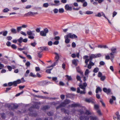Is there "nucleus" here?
Returning <instances> with one entry per match:
<instances>
[{
  "label": "nucleus",
  "instance_id": "nucleus-1",
  "mask_svg": "<svg viewBox=\"0 0 120 120\" xmlns=\"http://www.w3.org/2000/svg\"><path fill=\"white\" fill-rule=\"evenodd\" d=\"M87 86L86 83H84L82 85L80 84L79 85V87L81 89H83V91H80V88L79 87L77 88V92L78 93H80L81 94H85L86 93V87Z\"/></svg>",
  "mask_w": 120,
  "mask_h": 120
},
{
  "label": "nucleus",
  "instance_id": "nucleus-2",
  "mask_svg": "<svg viewBox=\"0 0 120 120\" xmlns=\"http://www.w3.org/2000/svg\"><path fill=\"white\" fill-rule=\"evenodd\" d=\"M34 108H36L37 109H38L39 108V106L37 105H36L35 106L33 105L29 109V110L30 112V113L29 114V115L32 116H34L35 117L37 116V114L36 113L34 114L32 113L33 111V109Z\"/></svg>",
  "mask_w": 120,
  "mask_h": 120
},
{
  "label": "nucleus",
  "instance_id": "nucleus-3",
  "mask_svg": "<svg viewBox=\"0 0 120 120\" xmlns=\"http://www.w3.org/2000/svg\"><path fill=\"white\" fill-rule=\"evenodd\" d=\"M21 82V81L20 79H18L16 81H14L13 82H10L8 83V85L9 86H11L12 85L14 86H17L18 84L20 83Z\"/></svg>",
  "mask_w": 120,
  "mask_h": 120
},
{
  "label": "nucleus",
  "instance_id": "nucleus-4",
  "mask_svg": "<svg viewBox=\"0 0 120 120\" xmlns=\"http://www.w3.org/2000/svg\"><path fill=\"white\" fill-rule=\"evenodd\" d=\"M34 32V31H31L30 30H29L27 31V34L28 35H29L28 37L29 38L33 39L34 38V36H35V34L33 33Z\"/></svg>",
  "mask_w": 120,
  "mask_h": 120
},
{
  "label": "nucleus",
  "instance_id": "nucleus-5",
  "mask_svg": "<svg viewBox=\"0 0 120 120\" xmlns=\"http://www.w3.org/2000/svg\"><path fill=\"white\" fill-rule=\"evenodd\" d=\"M101 55L100 53L95 54H92L90 56V59L91 60H92L93 58H95L101 57Z\"/></svg>",
  "mask_w": 120,
  "mask_h": 120
},
{
  "label": "nucleus",
  "instance_id": "nucleus-6",
  "mask_svg": "<svg viewBox=\"0 0 120 120\" xmlns=\"http://www.w3.org/2000/svg\"><path fill=\"white\" fill-rule=\"evenodd\" d=\"M70 102V101L67 99H66L64 101L61 103V106H64L66 105L69 104Z\"/></svg>",
  "mask_w": 120,
  "mask_h": 120
},
{
  "label": "nucleus",
  "instance_id": "nucleus-7",
  "mask_svg": "<svg viewBox=\"0 0 120 120\" xmlns=\"http://www.w3.org/2000/svg\"><path fill=\"white\" fill-rule=\"evenodd\" d=\"M85 101L86 102L88 103H91L92 104L94 103V100L92 98H86Z\"/></svg>",
  "mask_w": 120,
  "mask_h": 120
},
{
  "label": "nucleus",
  "instance_id": "nucleus-8",
  "mask_svg": "<svg viewBox=\"0 0 120 120\" xmlns=\"http://www.w3.org/2000/svg\"><path fill=\"white\" fill-rule=\"evenodd\" d=\"M37 12H32L30 11L28 12L27 13H26L24 15L25 16H33L34 15L36 14H37Z\"/></svg>",
  "mask_w": 120,
  "mask_h": 120
},
{
  "label": "nucleus",
  "instance_id": "nucleus-9",
  "mask_svg": "<svg viewBox=\"0 0 120 120\" xmlns=\"http://www.w3.org/2000/svg\"><path fill=\"white\" fill-rule=\"evenodd\" d=\"M103 90L104 92L106 93L107 94H111V90L109 88L107 89L106 88H104L103 89Z\"/></svg>",
  "mask_w": 120,
  "mask_h": 120
},
{
  "label": "nucleus",
  "instance_id": "nucleus-10",
  "mask_svg": "<svg viewBox=\"0 0 120 120\" xmlns=\"http://www.w3.org/2000/svg\"><path fill=\"white\" fill-rule=\"evenodd\" d=\"M40 83L42 84L41 85L43 86L46 85L48 84L51 83L50 82H48L46 81H41L40 82Z\"/></svg>",
  "mask_w": 120,
  "mask_h": 120
},
{
  "label": "nucleus",
  "instance_id": "nucleus-11",
  "mask_svg": "<svg viewBox=\"0 0 120 120\" xmlns=\"http://www.w3.org/2000/svg\"><path fill=\"white\" fill-rule=\"evenodd\" d=\"M67 35H68V37L71 38H77V37L76 35L75 34H72L71 33H69L68 34H67Z\"/></svg>",
  "mask_w": 120,
  "mask_h": 120
},
{
  "label": "nucleus",
  "instance_id": "nucleus-12",
  "mask_svg": "<svg viewBox=\"0 0 120 120\" xmlns=\"http://www.w3.org/2000/svg\"><path fill=\"white\" fill-rule=\"evenodd\" d=\"M89 117L88 115L86 116H81L80 118V120H88Z\"/></svg>",
  "mask_w": 120,
  "mask_h": 120
},
{
  "label": "nucleus",
  "instance_id": "nucleus-13",
  "mask_svg": "<svg viewBox=\"0 0 120 120\" xmlns=\"http://www.w3.org/2000/svg\"><path fill=\"white\" fill-rule=\"evenodd\" d=\"M65 9L67 11H71L72 10V8L71 7H69L68 4H66L65 6Z\"/></svg>",
  "mask_w": 120,
  "mask_h": 120
},
{
  "label": "nucleus",
  "instance_id": "nucleus-14",
  "mask_svg": "<svg viewBox=\"0 0 120 120\" xmlns=\"http://www.w3.org/2000/svg\"><path fill=\"white\" fill-rule=\"evenodd\" d=\"M69 37L68 35H66L64 36V38L65 39V42L66 43H69L70 41V40L68 39Z\"/></svg>",
  "mask_w": 120,
  "mask_h": 120
},
{
  "label": "nucleus",
  "instance_id": "nucleus-15",
  "mask_svg": "<svg viewBox=\"0 0 120 120\" xmlns=\"http://www.w3.org/2000/svg\"><path fill=\"white\" fill-rule=\"evenodd\" d=\"M76 69L77 72L80 73L82 76L84 75L83 72L81 71L79 67H78L76 68Z\"/></svg>",
  "mask_w": 120,
  "mask_h": 120
},
{
  "label": "nucleus",
  "instance_id": "nucleus-16",
  "mask_svg": "<svg viewBox=\"0 0 120 120\" xmlns=\"http://www.w3.org/2000/svg\"><path fill=\"white\" fill-rule=\"evenodd\" d=\"M50 108V107L49 106L45 105L42 107L41 108V109L43 110H45L49 109Z\"/></svg>",
  "mask_w": 120,
  "mask_h": 120
},
{
  "label": "nucleus",
  "instance_id": "nucleus-17",
  "mask_svg": "<svg viewBox=\"0 0 120 120\" xmlns=\"http://www.w3.org/2000/svg\"><path fill=\"white\" fill-rule=\"evenodd\" d=\"M112 98L110 99L109 101V102L111 104H112L113 103V100H115L116 98L113 96H112Z\"/></svg>",
  "mask_w": 120,
  "mask_h": 120
},
{
  "label": "nucleus",
  "instance_id": "nucleus-18",
  "mask_svg": "<svg viewBox=\"0 0 120 120\" xmlns=\"http://www.w3.org/2000/svg\"><path fill=\"white\" fill-rule=\"evenodd\" d=\"M80 106V105L79 103H74L73 104L71 105V106L72 107H79Z\"/></svg>",
  "mask_w": 120,
  "mask_h": 120
},
{
  "label": "nucleus",
  "instance_id": "nucleus-19",
  "mask_svg": "<svg viewBox=\"0 0 120 120\" xmlns=\"http://www.w3.org/2000/svg\"><path fill=\"white\" fill-rule=\"evenodd\" d=\"M11 31L12 33L16 34L17 33V31L14 28H12L11 30Z\"/></svg>",
  "mask_w": 120,
  "mask_h": 120
},
{
  "label": "nucleus",
  "instance_id": "nucleus-20",
  "mask_svg": "<svg viewBox=\"0 0 120 120\" xmlns=\"http://www.w3.org/2000/svg\"><path fill=\"white\" fill-rule=\"evenodd\" d=\"M40 34L41 35L43 36H45L46 34L43 30L41 31L40 32Z\"/></svg>",
  "mask_w": 120,
  "mask_h": 120
},
{
  "label": "nucleus",
  "instance_id": "nucleus-21",
  "mask_svg": "<svg viewBox=\"0 0 120 120\" xmlns=\"http://www.w3.org/2000/svg\"><path fill=\"white\" fill-rule=\"evenodd\" d=\"M102 90V89L100 87H98L96 89V93H98V91L101 92Z\"/></svg>",
  "mask_w": 120,
  "mask_h": 120
},
{
  "label": "nucleus",
  "instance_id": "nucleus-22",
  "mask_svg": "<svg viewBox=\"0 0 120 120\" xmlns=\"http://www.w3.org/2000/svg\"><path fill=\"white\" fill-rule=\"evenodd\" d=\"M55 54L56 55L55 58L56 60L58 61L59 58V56L58 53L56 52H55Z\"/></svg>",
  "mask_w": 120,
  "mask_h": 120
},
{
  "label": "nucleus",
  "instance_id": "nucleus-23",
  "mask_svg": "<svg viewBox=\"0 0 120 120\" xmlns=\"http://www.w3.org/2000/svg\"><path fill=\"white\" fill-rule=\"evenodd\" d=\"M90 120H98V119L96 116L90 117Z\"/></svg>",
  "mask_w": 120,
  "mask_h": 120
},
{
  "label": "nucleus",
  "instance_id": "nucleus-24",
  "mask_svg": "<svg viewBox=\"0 0 120 120\" xmlns=\"http://www.w3.org/2000/svg\"><path fill=\"white\" fill-rule=\"evenodd\" d=\"M61 111L62 112H64L65 113H67L68 114L69 112L68 110H66L65 109L63 108L61 109Z\"/></svg>",
  "mask_w": 120,
  "mask_h": 120
},
{
  "label": "nucleus",
  "instance_id": "nucleus-25",
  "mask_svg": "<svg viewBox=\"0 0 120 120\" xmlns=\"http://www.w3.org/2000/svg\"><path fill=\"white\" fill-rule=\"evenodd\" d=\"M89 46L90 48L91 49H93V50H94V48L95 47H97L96 46H94V44H92L91 45L89 44Z\"/></svg>",
  "mask_w": 120,
  "mask_h": 120
},
{
  "label": "nucleus",
  "instance_id": "nucleus-26",
  "mask_svg": "<svg viewBox=\"0 0 120 120\" xmlns=\"http://www.w3.org/2000/svg\"><path fill=\"white\" fill-rule=\"evenodd\" d=\"M116 48H114V47L112 48L111 49V50L112 52L111 53H114L116 52Z\"/></svg>",
  "mask_w": 120,
  "mask_h": 120
},
{
  "label": "nucleus",
  "instance_id": "nucleus-27",
  "mask_svg": "<svg viewBox=\"0 0 120 120\" xmlns=\"http://www.w3.org/2000/svg\"><path fill=\"white\" fill-rule=\"evenodd\" d=\"M49 4L48 3H44L43 4V7L47 8L49 6Z\"/></svg>",
  "mask_w": 120,
  "mask_h": 120
},
{
  "label": "nucleus",
  "instance_id": "nucleus-28",
  "mask_svg": "<svg viewBox=\"0 0 120 120\" xmlns=\"http://www.w3.org/2000/svg\"><path fill=\"white\" fill-rule=\"evenodd\" d=\"M54 2L56 4V5H58L60 4H59L60 1L59 0H54Z\"/></svg>",
  "mask_w": 120,
  "mask_h": 120
},
{
  "label": "nucleus",
  "instance_id": "nucleus-29",
  "mask_svg": "<svg viewBox=\"0 0 120 120\" xmlns=\"http://www.w3.org/2000/svg\"><path fill=\"white\" fill-rule=\"evenodd\" d=\"M23 38L22 37H21L20 38L17 40L18 41L19 43H21L22 42Z\"/></svg>",
  "mask_w": 120,
  "mask_h": 120
},
{
  "label": "nucleus",
  "instance_id": "nucleus-30",
  "mask_svg": "<svg viewBox=\"0 0 120 120\" xmlns=\"http://www.w3.org/2000/svg\"><path fill=\"white\" fill-rule=\"evenodd\" d=\"M94 108L96 110H99V106L97 105H94Z\"/></svg>",
  "mask_w": 120,
  "mask_h": 120
},
{
  "label": "nucleus",
  "instance_id": "nucleus-31",
  "mask_svg": "<svg viewBox=\"0 0 120 120\" xmlns=\"http://www.w3.org/2000/svg\"><path fill=\"white\" fill-rule=\"evenodd\" d=\"M76 79L78 81H79L81 82H82V81L79 75H77L76 76Z\"/></svg>",
  "mask_w": 120,
  "mask_h": 120
},
{
  "label": "nucleus",
  "instance_id": "nucleus-32",
  "mask_svg": "<svg viewBox=\"0 0 120 120\" xmlns=\"http://www.w3.org/2000/svg\"><path fill=\"white\" fill-rule=\"evenodd\" d=\"M72 64L75 65L76 66L77 65V61L75 60H72Z\"/></svg>",
  "mask_w": 120,
  "mask_h": 120
},
{
  "label": "nucleus",
  "instance_id": "nucleus-33",
  "mask_svg": "<svg viewBox=\"0 0 120 120\" xmlns=\"http://www.w3.org/2000/svg\"><path fill=\"white\" fill-rule=\"evenodd\" d=\"M8 33V32L7 31H3V35L4 36H6Z\"/></svg>",
  "mask_w": 120,
  "mask_h": 120
},
{
  "label": "nucleus",
  "instance_id": "nucleus-34",
  "mask_svg": "<svg viewBox=\"0 0 120 120\" xmlns=\"http://www.w3.org/2000/svg\"><path fill=\"white\" fill-rule=\"evenodd\" d=\"M99 70V69L98 68H95L94 70L93 71L95 73L98 72Z\"/></svg>",
  "mask_w": 120,
  "mask_h": 120
},
{
  "label": "nucleus",
  "instance_id": "nucleus-35",
  "mask_svg": "<svg viewBox=\"0 0 120 120\" xmlns=\"http://www.w3.org/2000/svg\"><path fill=\"white\" fill-rule=\"evenodd\" d=\"M22 29L21 26L18 27H17V33H19L20 31Z\"/></svg>",
  "mask_w": 120,
  "mask_h": 120
},
{
  "label": "nucleus",
  "instance_id": "nucleus-36",
  "mask_svg": "<svg viewBox=\"0 0 120 120\" xmlns=\"http://www.w3.org/2000/svg\"><path fill=\"white\" fill-rule=\"evenodd\" d=\"M59 11L60 13H63L64 12V10L63 8H60L59 10Z\"/></svg>",
  "mask_w": 120,
  "mask_h": 120
},
{
  "label": "nucleus",
  "instance_id": "nucleus-37",
  "mask_svg": "<svg viewBox=\"0 0 120 120\" xmlns=\"http://www.w3.org/2000/svg\"><path fill=\"white\" fill-rule=\"evenodd\" d=\"M30 76L34 77H37L36 75L34 74L32 72H31L30 73Z\"/></svg>",
  "mask_w": 120,
  "mask_h": 120
},
{
  "label": "nucleus",
  "instance_id": "nucleus-38",
  "mask_svg": "<svg viewBox=\"0 0 120 120\" xmlns=\"http://www.w3.org/2000/svg\"><path fill=\"white\" fill-rule=\"evenodd\" d=\"M58 63V61L56 60V61L52 65V67H53L56 65Z\"/></svg>",
  "mask_w": 120,
  "mask_h": 120
},
{
  "label": "nucleus",
  "instance_id": "nucleus-39",
  "mask_svg": "<svg viewBox=\"0 0 120 120\" xmlns=\"http://www.w3.org/2000/svg\"><path fill=\"white\" fill-rule=\"evenodd\" d=\"M52 80L53 81H55L56 82H57L58 81H57V78L56 77H53Z\"/></svg>",
  "mask_w": 120,
  "mask_h": 120
},
{
  "label": "nucleus",
  "instance_id": "nucleus-40",
  "mask_svg": "<svg viewBox=\"0 0 120 120\" xmlns=\"http://www.w3.org/2000/svg\"><path fill=\"white\" fill-rule=\"evenodd\" d=\"M92 60H91L90 59V61H89V65H90L91 66H93L94 65V63H93L92 62Z\"/></svg>",
  "mask_w": 120,
  "mask_h": 120
},
{
  "label": "nucleus",
  "instance_id": "nucleus-41",
  "mask_svg": "<svg viewBox=\"0 0 120 120\" xmlns=\"http://www.w3.org/2000/svg\"><path fill=\"white\" fill-rule=\"evenodd\" d=\"M100 79L102 81H104L106 79V77L105 76H103L100 78Z\"/></svg>",
  "mask_w": 120,
  "mask_h": 120
},
{
  "label": "nucleus",
  "instance_id": "nucleus-42",
  "mask_svg": "<svg viewBox=\"0 0 120 120\" xmlns=\"http://www.w3.org/2000/svg\"><path fill=\"white\" fill-rule=\"evenodd\" d=\"M48 116H52L53 114V112L52 111L49 112L47 113Z\"/></svg>",
  "mask_w": 120,
  "mask_h": 120
},
{
  "label": "nucleus",
  "instance_id": "nucleus-43",
  "mask_svg": "<svg viewBox=\"0 0 120 120\" xmlns=\"http://www.w3.org/2000/svg\"><path fill=\"white\" fill-rule=\"evenodd\" d=\"M86 13V14H92L93 13V12L92 11H87Z\"/></svg>",
  "mask_w": 120,
  "mask_h": 120
},
{
  "label": "nucleus",
  "instance_id": "nucleus-44",
  "mask_svg": "<svg viewBox=\"0 0 120 120\" xmlns=\"http://www.w3.org/2000/svg\"><path fill=\"white\" fill-rule=\"evenodd\" d=\"M89 72V70L88 69H86L85 72V75H87Z\"/></svg>",
  "mask_w": 120,
  "mask_h": 120
},
{
  "label": "nucleus",
  "instance_id": "nucleus-45",
  "mask_svg": "<svg viewBox=\"0 0 120 120\" xmlns=\"http://www.w3.org/2000/svg\"><path fill=\"white\" fill-rule=\"evenodd\" d=\"M65 77L67 78L68 80H70L72 79L71 77V76H69L68 75H66Z\"/></svg>",
  "mask_w": 120,
  "mask_h": 120
},
{
  "label": "nucleus",
  "instance_id": "nucleus-46",
  "mask_svg": "<svg viewBox=\"0 0 120 120\" xmlns=\"http://www.w3.org/2000/svg\"><path fill=\"white\" fill-rule=\"evenodd\" d=\"M102 15V12L98 13V14L95 15L96 16L101 17Z\"/></svg>",
  "mask_w": 120,
  "mask_h": 120
},
{
  "label": "nucleus",
  "instance_id": "nucleus-47",
  "mask_svg": "<svg viewBox=\"0 0 120 120\" xmlns=\"http://www.w3.org/2000/svg\"><path fill=\"white\" fill-rule=\"evenodd\" d=\"M11 47L13 49H15L17 48V47L14 44H12L11 46Z\"/></svg>",
  "mask_w": 120,
  "mask_h": 120
},
{
  "label": "nucleus",
  "instance_id": "nucleus-48",
  "mask_svg": "<svg viewBox=\"0 0 120 120\" xmlns=\"http://www.w3.org/2000/svg\"><path fill=\"white\" fill-rule=\"evenodd\" d=\"M36 44L37 43L35 42H34L33 43H32L30 44L31 45L34 47H35Z\"/></svg>",
  "mask_w": 120,
  "mask_h": 120
},
{
  "label": "nucleus",
  "instance_id": "nucleus-49",
  "mask_svg": "<svg viewBox=\"0 0 120 120\" xmlns=\"http://www.w3.org/2000/svg\"><path fill=\"white\" fill-rule=\"evenodd\" d=\"M44 32L46 34H46L48 33L49 32V30L47 28H45L44 29Z\"/></svg>",
  "mask_w": 120,
  "mask_h": 120
},
{
  "label": "nucleus",
  "instance_id": "nucleus-50",
  "mask_svg": "<svg viewBox=\"0 0 120 120\" xmlns=\"http://www.w3.org/2000/svg\"><path fill=\"white\" fill-rule=\"evenodd\" d=\"M85 114H86L87 115L91 114V113L89 111L86 110Z\"/></svg>",
  "mask_w": 120,
  "mask_h": 120
},
{
  "label": "nucleus",
  "instance_id": "nucleus-51",
  "mask_svg": "<svg viewBox=\"0 0 120 120\" xmlns=\"http://www.w3.org/2000/svg\"><path fill=\"white\" fill-rule=\"evenodd\" d=\"M102 73L100 72H99L98 73V76L99 77L101 78L102 76Z\"/></svg>",
  "mask_w": 120,
  "mask_h": 120
},
{
  "label": "nucleus",
  "instance_id": "nucleus-52",
  "mask_svg": "<svg viewBox=\"0 0 120 120\" xmlns=\"http://www.w3.org/2000/svg\"><path fill=\"white\" fill-rule=\"evenodd\" d=\"M52 69H48L46 70V72L48 73H51V71L52 70Z\"/></svg>",
  "mask_w": 120,
  "mask_h": 120
},
{
  "label": "nucleus",
  "instance_id": "nucleus-53",
  "mask_svg": "<svg viewBox=\"0 0 120 120\" xmlns=\"http://www.w3.org/2000/svg\"><path fill=\"white\" fill-rule=\"evenodd\" d=\"M114 53H111L110 54V57L111 58V59L112 60V59L114 58Z\"/></svg>",
  "mask_w": 120,
  "mask_h": 120
},
{
  "label": "nucleus",
  "instance_id": "nucleus-54",
  "mask_svg": "<svg viewBox=\"0 0 120 120\" xmlns=\"http://www.w3.org/2000/svg\"><path fill=\"white\" fill-rule=\"evenodd\" d=\"M97 112L99 115L101 116L102 115V113L100 110H97Z\"/></svg>",
  "mask_w": 120,
  "mask_h": 120
},
{
  "label": "nucleus",
  "instance_id": "nucleus-55",
  "mask_svg": "<svg viewBox=\"0 0 120 120\" xmlns=\"http://www.w3.org/2000/svg\"><path fill=\"white\" fill-rule=\"evenodd\" d=\"M54 39L56 41H58L60 39V38L59 36H56L54 37Z\"/></svg>",
  "mask_w": 120,
  "mask_h": 120
},
{
  "label": "nucleus",
  "instance_id": "nucleus-56",
  "mask_svg": "<svg viewBox=\"0 0 120 120\" xmlns=\"http://www.w3.org/2000/svg\"><path fill=\"white\" fill-rule=\"evenodd\" d=\"M41 51L39 52L38 53V56L40 58H41L42 57V54L41 53Z\"/></svg>",
  "mask_w": 120,
  "mask_h": 120
},
{
  "label": "nucleus",
  "instance_id": "nucleus-57",
  "mask_svg": "<svg viewBox=\"0 0 120 120\" xmlns=\"http://www.w3.org/2000/svg\"><path fill=\"white\" fill-rule=\"evenodd\" d=\"M9 11V10L7 8H6L3 10V12H8Z\"/></svg>",
  "mask_w": 120,
  "mask_h": 120
},
{
  "label": "nucleus",
  "instance_id": "nucleus-58",
  "mask_svg": "<svg viewBox=\"0 0 120 120\" xmlns=\"http://www.w3.org/2000/svg\"><path fill=\"white\" fill-rule=\"evenodd\" d=\"M89 60L90 61V56H89V59H87L85 60V63L86 64H87L88 63Z\"/></svg>",
  "mask_w": 120,
  "mask_h": 120
},
{
  "label": "nucleus",
  "instance_id": "nucleus-59",
  "mask_svg": "<svg viewBox=\"0 0 120 120\" xmlns=\"http://www.w3.org/2000/svg\"><path fill=\"white\" fill-rule=\"evenodd\" d=\"M1 117L3 119H4L5 117V113H3L1 114Z\"/></svg>",
  "mask_w": 120,
  "mask_h": 120
},
{
  "label": "nucleus",
  "instance_id": "nucleus-60",
  "mask_svg": "<svg viewBox=\"0 0 120 120\" xmlns=\"http://www.w3.org/2000/svg\"><path fill=\"white\" fill-rule=\"evenodd\" d=\"M30 63L29 61L27 62L25 64L26 65L27 67H29L30 65Z\"/></svg>",
  "mask_w": 120,
  "mask_h": 120
},
{
  "label": "nucleus",
  "instance_id": "nucleus-61",
  "mask_svg": "<svg viewBox=\"0 0 120 120\" xmlns=\"http://www.w3.org/2000/svg\"><path fill=\"white\" fill-rule=\"evenodd\" d=\"M59 43V41H56L53 43V44L54 45H57Z\"/></svg>",
  "mask_w": 120,
  "mask_h": 120
},
{
  "label": "nucleus",
  "instance_id": "nucleus-62",
  "mask_svg": "<svg viewBox=\"0 0 120 120\" xmlns=\"http://www.w3.org/2000/svg\"><path fill=\"white\" fill-rule=\"evenodd\" d=\"M54 12L55 13H57L58 11V10L56 8H55L53 10Z\"/></svg>",
  "mask_w": 120,
  "mask_h": 120
},
{
  "label": "nucleus",
  "instance_id": "nucleus-63",
  "mask_svg": "<svg viewBox=\"0 0 120 120\" xmlns=\"http://www.w3.org/2000/svg\"><path fill=\"white\" fill-rule=\"evenodd\" d=\"M6 45L8 46H11V43L10 41H8L6 43Z\"/></svg>",
  "mask_w": 120,
  "mask_h": 120
},
{
  "label": "nucleus",
  "instance_id": "nucleus-64",
  "mask_svg": "<svg viewBox=\"0 0 120 120\" xmlns=\"http://www.w3.org/2000/svg\"><path fill=\"white\" fill-rule=\"evenodd\" d=\"M7 39L8 41L11 40L12 39V37L10 36H8L7 37Z\"/></svg>",
  "mask_w": 120,
  "mask_h": 120
}]
</instances>
